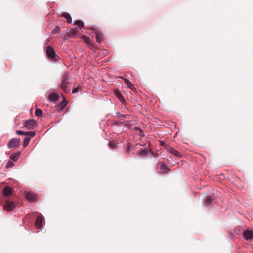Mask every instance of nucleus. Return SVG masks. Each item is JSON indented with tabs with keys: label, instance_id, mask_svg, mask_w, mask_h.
I'll return each mask as SVG.
<instances>
[{
	"label": "nucleus",
	"instance_id": "30",
	"mask_svg": "<svg viewBox=\"0 0 253 253\" xmlns=\"http://www.w3.org/2000/svg\"><path fill=\"white\" fill-rule=\"evenodd\" d=\"M16 133L18 135H25V132H23L21 130H17L16 131Z\"/></svg>",
	"mask_w": 253,
	"mask_h": 253
},
{
	"label": "nucleus",
	"instance_id": "6",
	"mask_svg": "<svg viewBox=\"0 0 253 253\" xmlns=\"http://www.w3.org/2000/svg\"><path fill=\"white\" fill-rule=\"evenodd\" d=\"M20 140L17 138H13L11 139L7 145L9 148H12L17 147L20 143Z\"/></svg>",
	"mask_w": 253,
	"mask_h": 253
},
{
	"label": "nucleus",
	"instance_id": "10",
	"mask_svg": "<svg viewBox=\"0 0 253 253\" xmlns=\"http://www.w3.org/2000/svg\"><path fill=\"white\" fill-rule=\"evenodd\" d=\"M123 80L128 88L130 89L131 90L133 91L136 90L134 85L131 83V82L130 81H129L128 79L126 78H123Z\"/></svg>",
	"mask_w": 253,
	"mask_h": 253
},
{
	"label": "nucleus",
	"instance_id": "28",
	"mask_svg": "<svg viewBox=\"0 0 253 253\" xmlns=\"http://www.w3.org/2000/svg\"><path fill=\"white\" fill-rule=\"evenodd\" d=\"M14 166V163L13 162L10 161H8L7 164H6V167L7 168H11L13 166Z\"/></svg>",
	"mask_w": 253,
	"mask_h": 253
},
{
	"label": "nucleus",
	"instance_id": "12",
	"mask_svg": "<svg viewBox=\"0 0 253 253\" xmlns=\"http://www.w3.org/2000/svg\"><path fill=\"white\" fill-rule=\"evenodd\" d=\"M12 190L9 186L5 187L3 190V194L5 196H9L11 195L12 194Z\"/></svg>",
	"mask_w": 253,
	"mask_h": 253
},
{
	"label": "nucleus",
	"instance_id": "25",
	"mask_svg": "<svg viewBox=\"0 0 253 253\" xmlns=\"http://www.w3.org/2000/svg\"><path fill=\"white\" fill-rule=\"evenodd\" d=\"M147 153V149H143L140 150L139 152H138V154H139L140 156H145Z\"/></svg>",
	"mask_w": 253,
	"mask_h": 253
},
{
	"label": "nucleus",
	"instance_id": "4",
	"mask_svg": "<svg viewBox=\"0 0 253 253\" xmlns=\"http://www.w3.org/2000/svg\"><path fill=\"white\" fill-rule=\"evenodd\" d=\"M24 126L27 129L30 130L34 129V127L37 126V122L33 119H30L24 122Z\"/></svg>",
	"mask_w": 253,
	"mask_h": 253
},
{
	"label": "nucleus",
	"instance_id": "1",
	"mask_svg": "<svg viewBox=\"0 0 253 253\" xmlns=\"http://www.w3.org/2000/svg\"><path fill=\"white\" fill-rule=\"evenodd\" d=\"M70 80L71 77L68 72L64 73L61 77L60 87L66 93L70 92Z\"/></svg>",
	"mask_w": 253,
	"mask_h": 253
},
{
	"label": "nucleus",
	"instance_id": "13",
	"mask_svg": "<svg viewBox=\"0 0 253 253\" xmlns=\"http://www.w3.org/2000/svg\"><path fill=\"white\" fill-rule=\"evenodd\" d=\"M95 38H96L97 42L99 43H100L102 41V37H103L102 34L99 32L96 31L95 32Z\"/></svg>",
	"mask_w": 253,
	"mask_h": 253
},
{
	"label": "nucleus",
	"instance_id": "22",
	"mask_svg": "<svg viewBox=\"0 0 253 253\" xmlns=\"http://www.w3.org/2000/svg\"><path fill=\"white\" fill-rule=\"evenodd\" d=\"M30 137H26L24 140L23 146L24 147H26L29 144L30 141Z\"/></svg>",
	"mask_w": 253,
	"mask_h": 253
},
{
	"label": "nucleus",
	"instance_id": "24",
	"mask_svg": "<svg viewBox=\"0 0 253 253\" xmlns=\"http://www.w3.org/2000/svg\"><path fill=\"white\" fill-rule=\"evenodd\" d=\"M132 150V145L131 144L129 143L127 145L126 153L128 154L130 153V152Z\"/></svg>",
	"mask_w": 253,
	"mask_h": 253
},
{
	"label": "nucleus",
	"instance_id": "31",
	"mask_svg": "<svg viewBox=\"0 0 253 253\" xmlns=\"http://www.w3.org/2000/svg\"><path fill=\"white\" fill-rule=\"evenodd\" d=\"M69 33L71 35H76L77 33L76 29H70V31L69 32Z\"/></svg>",
	"mask_w": 253,
	"mask_h": 253
},
{
	"label": "nucleus",
	"instance_id": "26",
	"mask_svg": "<svg viewBox=\"0 0 253 253\" xmlns=\"http://www.w3.org/2000/svg\"><path fill=\"white\" fill-rule=\"evenodd\" d=\"M26 136H29L30 138L34 137L35 135L34 131L25 132Z\"/></svg>",
	"mask_w": 253,
	"mask_h": 253
},
{
	"label": "nucleus",
	"instance_id": "33",
	"mask_svg": "<svg viewBox=\"0 0 253 253\" xmlns=\"http://www.w3.org/2000/svg\"><path fill=\"white\" fill-rule=\"evenodd\" d=\"M135 129L137 130V129H139L137 127H136Z\"/></svg>",
	"mask_w": 253,
	"mask_h": 253
},
{
	"label": "nucleus",
	"instance_id": "23",
	"mask_svg": "<svg viewBox=\"0 0 253 253\" xmlns=\"http://www.w3.org/2000/svg\"><path fill=\"white\" fill-rule=\"evenodd\" d=\"M82 91V87L80 86H78L77 87H74L72 90L73 93H76L79 91Z\"/></svg>",
	"mask_w": 253,
	"mask_h": 253
},
{
	"label": "nucleus",
	"instance_id": "15",
	"mask_svg": "<svg viewBox=\"0 0 253 253\" xmlns=\"http://www.w3.org/2000/svg\"><path fill=\"white\" fill-rule=\"evenodd\" d=\"M21 155V152L20 151L17 152L14 154H13L10 155V158L11 160L14 161H17L18 159L19 156Z\"/></svg>",
	"mask_w": 253,
	"mask_h": 253
},
{
	"label": "nucleus",
	"instance_id": "8",
	"mask_svg": "<svg viewBox=\"0 0 253 253\" xmlns=\"http://www.w3.org/2000/svg\"><path fill=\"white\" fill-rule=\"evenodd\" d=\"M26 199L31 202H34L37 198L36 195L33 193L27 192L25 194Z\"/></svg>",
	"mask_w": 253,
	"mask_h": 253
},
{
	"label": "nucleus",
	"instance_id": "5",
	"mask_svg": "<svg viewBox=\"0 0 253 253\" xmlns=\"http://www.w3.org/2000/svg\"><path fill=\"white\" fill-rule=\"evenodd\" d=\"M165 149H167L169 152H170L171 154L177 157H181L182 156L181 154L179 152L177 151L176 149L173 148L167 145L165 147Z\"/></svg>",
	"mask_w": 253,
	"mask_h": 253
},
{
	"label": "nucleus",
	"instance_id": "29",
	"mask_svg": "<svg viewBox=\"0 0 253 253\" xmlns=\"http://www.w3.org/2000/svg\"><path fill=\"white\" fill-rule=\"evenodd\" d=\"M109 145L110 147L112 149H116L117 147L115 143L113 142H110L109 143Z\"/></svg>",
	"mask_w": 253,
	"mask_h": 253
},
{
	"label": "nucleus",
	"instance_id": "32",
	"mask_svg": "<svg viewBox=\"0 0 253 253\" xmlns=\"http://www.w3.org/2000/svg\"><path fill=\"white\" fill-rule=\"evenodd\" d=\"M160 143L161 146H164L165 147H166V146L167 145H165V143L162 141H160Z\"/></svg>",
	"mask_w": 253,
	"mask_h": 253
},
{
	"label": "nucleus",
	"instance_id": "20",
	"mask_svg": "<svg viewBox=\"0 0 253 253\" xmlns=\"http://www.w3.org/2000/svg\"><path fill=\"white\" fill-rule=\"evenodd\" d=\"M82 38L84 40L85 42L87 44H91V41L90 39V38L86 36H83Z\"/></svg>",
	"mask_w": 253,
	"mask_h": 253
},
{
	"label": "nucleus",
	"instance_id": "14",
	"mask_svg": "<svg viewBox=\"0 0 253 253\" xmlns=\"http://www.w3.org/2000/svg\"><path fill=\"white\" fill-rule=\"evenodd\" d=\"M114 93H115L116 96H117V97L118 98V99L120 101H121L122 102H123L125 101V100H124V98L123 95H122L120 91L118 89L115 90Z\"/></svg>",
	"mask_w": 253,
	"mask_h": 253
},
{
	"label": "nucleus",
	"instance_id": "16",
	"mask_svg": "<svg viewBox=\"0 0 253 253\" xmlns=\"http://www.w3.org/2000/svg\"><path fill=\"white\" fill-rule=\"evenodd\" d=\"M214 199L211 196H208L206 199V204L208 207L212 205L214 203Z\"/></svg>",
	"mask_w": 253,
	"mask_h": 253
},
{
	"label": "nucleus",
	"instance_id": "18",
	"mask_svg": "<svg viewBox=\"0 0 253 253\" xmlns=\"http://www.w3.org/2000/svg\"><path fill=\"white\" fill-rule=\"evenodd\" d=\"M58 96L56 93H51L49 95V99L52 101H56L57 100Z\"/></svg>",
	"mask_w": 253,
	"mask_h": 253
},
{
	"label": "nucleus",
	"instance_id": "7",
	"mask_svg": "<svg viewBox=\"0 0 253 253\" xmlns=\"http://www.w3.org/2000/svg\"><path fill=\"white\" fill-rule=\"evenodd\" d=\"M43 220V217L41 214L38 216L35 222V226L37 229H40L42 226V221Z\"/></svg>",
	"mask_w": 253,
	"mask_h": 253
},
{
	"label": "nucleus",
	"instance_id": "11",
	"mask_svg": "<svg viewBox=\"0 0 253 253\" xmlns=\"http://www.w3.org/2000/svg\"><path fill=\"white\" fill-rule=\"evenodd\" d=\"M169 170V168L165 165L164 163H162L160 166V173H166Z\"/></svg>",
	"mask_w": 253,
	"mask_h": 253
},
{
	"label": "nucleus",
	"instance_id": "2",
	"mask_svg": "<svg viewBox=\"0 0 253 253\" xmlns=\"http://www.w3.org/2000/svg\"><path fill=\"white\" fill-rule=\"evenodd\" d=\"M46 52L47 56L50 59H55V60H57V58L59 57L57 55H56V53L53 47H52L50 46H48L47 47Z\"/></svg>",
	"mask_w": 253,
	"mask_h": 253
},
{
	"label": "nucleus",
	"instance_id": "19",
	"mask_svg": "<svg viewBox=\"0 0 253 253\" xmlns=\"http://www.w3.org/2000/svg\"><path fill=\"white\" fill-rule=\"evenodd\" d=\"M75 25H78L80 29L83 28L84 26V24L83 22L80 20L76 21L75 22Z\"/></svg>",
	"mask_w": 253,
	"mask_h": 253
},
{
	"label": "nucleus",
	"instance_id": "9",
	"mask_svg": "<svg viewBox=\"0 0 253 253\" xmlns=\"http://www.w3.org/2000/svg\"><path fill=\"white\" fill-rule=\"evenodd\" d=\"M244 238L246 240H250L253 238V232L251 230H247L244 232Z\"/></svg>",
	"mask_w": 253,
	"mask_h": 253
},
{
	"label": "nucleus",
	"instance_id": "17",
	"mask_svg": "<svg viewBox=\"0 0 253 253\" xmlns=\"http://www.w3.org/2000/svg\"><path fill=\"white\" fill-rule=\"evenodd\" d=\"M62 16L64 17L66 19L67 22L68 23H72V18H71L70 15L69 13H63L62 14Z\"/></svg>",
	"mask_w": 253,
	"mask_h": 253
},
{
	"label": "nucleus",
	"instance_id": "27",
	"mask_svg": "<svg viewBox=\"0 0 253 253\" xmlns=\"http://www.w3.org/2000/svg\"><path fill=\"white\" fill-rule=\"evenodd\" d=\"M60 31V28L58 26H56L55 28L52 30L53 34H57Z\"/></svg>",
	"mask_w": 253,
	"mask_h": 253
},
{
	"label": "nucleus",
	"instance_id": "21",
	"mask_svg": "<svg viewBox=\"0 0 253 253\" xmlns=\"http://www.w3.org/2000/svg\"><path fill=\"white\" fill-rule=\"evenodd\" d=\"M42 114V111L41 109H37L35 111V115L37 117H41Z\"/></svg>",
	"mask_w": 253,
	"mask_h": 253
},
{
	"label": "nucleus",
	"instance_id": "3",
	"mask_svg": "<svg viewBox=\"0 0 253 253\" xmlns=\"http://www.w3.org/2000/svg\"><path fill=\"white\" fill-rule=\"evenodd\" d=\"M15 207V204L14 202L10 200H6L3 206V210L7 212H9L12 211Z\"/></svg>",
	"mask_w": 253,
	"mask_h": 253
}]
</instances>
